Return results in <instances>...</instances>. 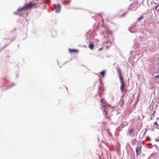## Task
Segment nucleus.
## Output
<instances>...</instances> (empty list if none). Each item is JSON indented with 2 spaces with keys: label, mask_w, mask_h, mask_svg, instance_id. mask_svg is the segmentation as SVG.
Returning a JSON list of instances; mask_svg holds the SVG:
<instances>
[{
  "label": "nucleus",
  "mask_w": 159,
  "mask_h": 159,
  "mask_svg": "<svg viewBox=\"0 0 159 159\" xmlns=\"http://www.w3.org/2000/svg\"><path fill=\"white\" fill-rule=\"evenodd\" d=\"M36 3H29L28 4H26L21 8L18 9L17 10L18 11H20L22 10H27L29 9L32 8L34 6H36Z\"/></svg>",
  "instance_id": "nucleus-1"
},
{
  "label": "nucleus",
  "mask_w": 159,
  "mask_h": 159,
  "mask_svg": "<svg viewBox=\"0 0 159 159\" xmlns=\"http://www.w3.org/2000/svg\"><path fill=\"white\" fill-rule=\"evenodd\" d=\"M121 82V85L120 87V90L121 92L124 93L125 89V82L124 81V79L121 78L120 79Z\"/></svg>",
  "instance_id": "nucleus-2"
},
{
  "label": "nucleus",
  "mask_w": 159,
  "mask_h": 159,
  "mask_svg": "<svg viewBox=\"0 0 159 159\" xmlns=\"http://www.w3.org/2000/svg\"><path fill=\"white\" fill-rule=\"evenodd\" d=\"M142 146L140 145L139 146L137 147L136 148V154L137 156H138L140 155L142 152L141 151V148H142Z\"/></svg>",
  "instance_id": "nucleus-3"
},
{
  "label": "nucleus",
  "mask_w": 159,
  "mask_h": 159,
  "mask_svg": "<svg viewBox=\"0 0 159 159\" xmlns=\"http://www.w3.org/2000/svg\"><path fill=\"white\" fill-rule=\"evenodd\" d=\"M54 6L56 9V12L59 13L61 9V6L60 4H55L54 5Z\"/></svg>",
  "instance_id": "nucleus-4"
},
{
  "label": "nucleus",
  "mask_w": 159,
  "mask_h": 159,
  "mask_svg": "<svg viewBox=\"0 0 159 159\" xmlns=\"http://www.w3.org/2000/svg\"><path fill=\"white\" fill-rule=\"evenodd\" d=\"M101 102L102 106L103 107H105L106 106L107 104L106 103V100L102 98L101 100Z\"/></svg>",
  "instance_id": "nucleus-5"
},
{
  "label": "nucleus",
  "mask_w": 159,
  "mask_h": 159,
  "mask_svg": "<svg viewBox=\"0 0 159 159\" xmlns=\"http://www.w3.org/2000/svg\"><path fill=\"white\" fill-rule=\"evenodd\" d=\"M128 125V123L127 121H125L123 122L120 125V126L122 128H124Z\"/></svg>",
  "instance_id": "nucleus-6"
},
{
  "label": "nucleus",
  "mask_w": 159,
  "mask_h": 159,
  "mask_svg": "<svg viewBox=\"0 0 159 159\" xmlns=\"http://www.w3.org/2000/svg\"><path fill=\"white\" fill-rule=\"evenodd\" d=\"M117 71L119 75V79H121L123 78V76H122V74L121 73V70L120 68L117 69Z\"/></svg>",
  "instance_id": "nucleus-7"
},
{
  "label": "nucleus",
  "mask_w": 159,
  "mask_h": 159,
  "mask_svg": "<svg viewBox=\"0 0 159 159\" xmlns=\"http://www.w3.org/2000/svg\"><path fill=\"white\" fill-rule=\"evenodd\" d=\"M69 51L70 52H75L78 53L79 52L78 50L77 49H69Z\"/></svg>",
  "instance_id": "nucleus-8"
},
{
  "label": "nucleus",
  "mask_w": 159,
  "mask_h": 159,
  "mask_svg": "<svg viewBox=\"0 0 159 159\" xmlns=\"http://www.w3.org/2000/svg\"><path fill=\"white\" fill-rule=\"evenodd\" d=\"M94 47V45L93 42L91 43L89 45V48L91 50L93 49Z\"/></svg>",
  "instance_id": "nucleus-9"
},
{
  "label": "nucleus",
  "mask_w": 159,
  "mask_h": 159,
  "mask_svg": "<svg viewBox=\"0 0 159 159\" xmlns=\"http://www.w3.org/2000/svg\"><path fill=\"white\" fill-rule=\"evenodd\" d=\"M123 97H124V95H123L122 96V98L121 99L120 101V103H121V106L124 105V103H125L124 100V99H123Z\"/></svg>",
  "instance_id": "nucleus-10"
},
{
  "label": "nucleus",
  "mask_w": 159,
  "mask_h": 159,
  "mask_svg": "<svg viewBox=\"0 0 159 159\" xmlns=\"http://www.w3.org/2000/svg\"><path fill=\"white\" fill-rule=\"evenodd\" d=\"M134 128H133L132 129H129L128 130V132H129V134L130 135L131 134L133 133V132H134Z\"/></svg>",
  "instance_id": "nucleus-11"
},
{
  "label": "nucleus",
  "mask_w": 159,
  "mask_h": 159,
  "mask_svg": "<svg viewBox=\"0 0 159 159\" xmlns=\"http://www.w3.org/2000/svg\"><path fill=\"white\" fill-rule=\"evenodd\" d=\"M103 111L104 112V114L105 115V116H106V117L108 118V117L107 116V111L105 109Z\"/></svg>",
  "instance_id": "nucleus-12"
},
{
  "label": "nucleus",
  "mask_w": 159,
  "mask_h": 159,
  "mask_svg": "<svg viewBox=\"0 0 159 159\" xmlns=\"http://www.w3.org/2000/svg\"><path fill=\"white\" fill-rule=\"evenodd\" d=\"M100 74L102 77H104L105 74V70H103L100 72Z\"/></svg>",
  "instance_id": "nucleus-13"
},
{
  "label": "nucleus",
  "mask_w": 159,
  "mask_h": 159,
  "mask_svg": "<svg viewBox=\"0 0 159 159\" xmlns=\"http://www.w3.org/2000/svg\"><path fill=\"white\" fill-rule=\"evenodd\" d=\"M155 125H156V127L157 128H158V127L159 126V125H158V124H157V121H155L154 122V126H155Z\"/></svg>",
  "instance_id": "nucleus-14"
},
{
  "label": "nucleus",
  "mask_w": 159,
  "mask_h": 159,
  "mask_svg": "<svg viewBox=\"0 0 159 159\" xmlns=\"http://www.w3.org/2000/svg\"><path fill=\"white\" fill-rule=\"evenodd\" d=\"M155 9L156 10L158 11H159V5H158L155 8Z\"/></svg>",
  "instance_id": "nucleus-15"
},
{
  "label": "nucleus",
  "mask_w": 159,
  "mask_h": 159,
  "mask_svg": "<svg viewBox=\"0 0 159 159\" xmlns=\"http://www.w3.org/2000/svg\"><path fill=\"white\" fill-rule=\"evenodd\" d=\"M143 18V17L142 16H141L139 18L138 20L139 21L140 20V19Z\"/></svg>",
  "instance_id": "nucleus-16"
},
{
  "label": "nucleus",
  "mask_w": 159,
  "mask_h": 159,
  "mask_svg": "<svg viewBox=\"0 0 159 159\" xmlns=\"http://www.w3.org/2000/svg\"><path fill=\"white\" fill-rule=\"evenodd\" d=\"M150 140V138L149 137H147L146 138V140Z\"/></svg>",
  "instance_id": "nucleus-17"
},
{
  "label": "nucleus",
  "mask_w": 159,
  "mask_h": 159,
  "mask_svg": "<svg viewBox=\"0 0 159 159\" xmlns=\"http://www.w3.org/2000/svg\"><path fill=\"white\" fill-rule=\"evenodd\" d=\"M99 90H100V91H102L103 90V89L102 88H101V89H99Z\"/></svg>",
  "instance_id": "nucleus-18"
},
{
  "label": "nucleus",
  "mask_w": 159,
  "mask_h": 159,
  "mask_svg": "<svg viewBox=\"0 0 159 159\" xmlns=\"http://www.w3.org/2000/svg\"><path fill=\"white\" fill-rule=\"evenodd\" d=\"M103 49V48H100L99 49V51H100L101 50H102V49Z\"/></svg>",
  "instance_id": "nucleus-19"
},
{
  "label": "nucleus",
  "mask_w": 159,
  "mask_h": 159,
  "mask_svg": "<svg viewBox=\"0 0 159 159\" xmlns=\"http://www.w3.org/2000/svg\"><path fill=\"white\" fill-rule=\"evenodd\" d=\"M99 96L100 97H101V98L102 97V94H101V93H99Z\"/></svg>",
  "instance_id": "nucleus-20"
},
{
  "label": "nucleus",
  "mask_w": 159,
  "mask_h": 159,
  "mask_svg": "<svg viewBox=\"0 0 159 159\" xmlns=\"http://www.w3.org/2000/svg\"><path fill=\"white\" fill-rule=\"evenodd\" d=\"M156 141L157 142L159 141V138L158 139H156Z\"/></svg>",
  "instance_id": "nucleus-21"
},
{
  "label": "nucleus",
  "mask_w": 159,
  "mask_h": 159,
  "mask_svg": "<svg viewBox=\"0 0 159 159\" xmlns=\"http://www.w3.org/2000/svg\"><path fill=\"white\" fill-rule=\"evenodd\" d=\"M157 120H158V121L159 122V118H157Z\"/></svg>",
  "instance_id": "nucleus-22"
},
{
  "label": "nucleus",
  "mask_w": 159,
  "mask_h": 159,
  "mask_svg": "<svg viewBox=\"0 0 159 159\" xmlns=\"http://www.w3.org/2000/svg\"><path fill=\"white\" fill-rule=\"evenodd\" d=\"M110 32L111 33H112V32H111V31H110Z\"/></svg>",
  "instance_id": "nucleus-23"
},
{
  "label": "nucleus",
  "mask_w": 159,
  "mask_h": 159,
  "mask_svg": "<svg viewBox=\"0 0 159 159\" xmlns=\"http://www.w3.org/2000/svg\"><path fill=\"white\" fill-rule=\"evenodd\" d=\"M132 5L134 6H135V4H133V5Z\"/></svg>",
  "instance_id": "nucleus-24"
}]
</instances>
